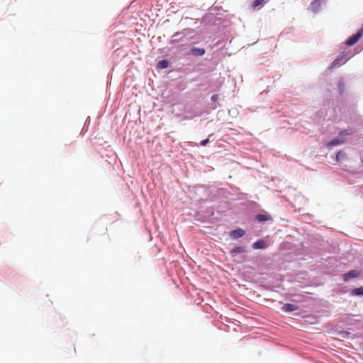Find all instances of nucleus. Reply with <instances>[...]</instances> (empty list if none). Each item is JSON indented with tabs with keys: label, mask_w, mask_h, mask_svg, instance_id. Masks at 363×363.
<instances>
[{
	"label": "nucleus",
	"mask_w": 363,
	"mask_h": 363,
	"mask_svg": "<svg viewBox=\"0 0 363 363\" xmlns=\"http://www.w3.org/2000/svg\"><path fill=\"white\" fill-rule=\"evenodd\" d=\"M360 274H361V271L354 269V270H350V272L342 274V278H343L344 281L347 282L350 279L359 277L360 276Z\"/></svg>",
	"instance_id": "f03ea898"
},
{
	"label": "nucleus",
	"mask_w": 363,
	"mask_h": 363,
	"mask_svg": "<svg viewBox=\"0 0 363 363\" xmlns=\"http://www.w3.org/2000/svg\"><path fill=\"white\" fill-rule=\"evenodd\" d=\"M245 252H246V249L245 247L239 246V247H236L232 249L230 251V254L233 256H235L236 254Z\"/></svg>",
	"instance_id": "9d476101"
},
{
	"label": "nucleus",
	"mask_w": 363,
	"mask_h": 363,
	"mask_svg": "<svg viewBox=\"0 0 363 363\" xmlns=\"http://www.w3.org/2000/svg\"><path fill=\"white\" fill-rule=\"evenodd\" d=\"M350 294L352 296H363V286L352 289Z\"/></svg>",
	"instance_id": "9b49d317"
},
{
	"label": "nucleus",
	"mask_w": 363,
	"mask_h": 363,
	"mask_svg": "<svg viewBox=\"0 0 363 363\" xmlns=\"http://www.w3.org/2000/svg\"><path fill=\"white\" fill-rule=\"evenodd\" d=\"M256 219L259 222H264L272 220V217L269 214H258Z\"/></svg>",
	"instance_id": "6e6552de"
},
{
	"label": "nucleus",
	"mask_w": 363,
	"mask_h": 363,
	"mask_svg": "<svg viewBox=\"0 0 363 363\" xmlns=\"http://www.w3.org/2000/svg\"><path fill=\"white\" fill-rule=\"evenodd\" d=\"M347 60H344V55H339L330 65V68H333L340 64H344Z\"/></svg>",
	"instance_id": "7ed1b4c3"
},
{
	"label": "nucleus",
	"mask_w": 363,
	"mask_h": 363,
	"mask_svg": "<svg viewBox=\"0 0 363 363\" xmlns=\"http://www.w3.org/2000/svg\"><path fill=\"white\" fill-rule=\"evenodd\" d=\"M267 1L266 0H255L252 4L251 6L253 9H255L259 6H262L264 4H266Z\"/></svg>",
	"instance_id": "f8f14e48"
},
{
	"label": "nucleus",
	"mask_w": 363,
	"mask_h": 363,
	"mask_svg": "<svg viewBox=\"0 0 363 363\" xmlns=\"http://www.w3.org/2000/svg\"><path fill=\"white\" fill-rule=\"evenodd\" d=\"M344 142H345V140L343 139L335 138V139L330 140V142H328V143L327 144V146L333 147V146H335L337 145H340V144L343 143Z\"/></svg>",
	"instance_id": "1a4fd4ad"
},
{
	"label": "nucleus",
	"mask_w": 363,
	"mask_h": 363,
	"mask_svg": "<svg viewBox=\"0 0 363 363\" xmlns=\"http://www.w3.org/2000/svg\"><path fill=\"white\" fill-rule=\"evenodd\" d=\"M208 141H209V139H208V138H207V139H206V140H202V141L201 142V146H205V145L208 143Z\"/></svg>",
	"instance_id": "a211bd4d"
},
{
	"label": "nucleus",
	"mask_w": 363,
	"mask_h": 363,
	"mask_svg": "<svg viewBox=\"0 0 363 363\" xmlns=\"http://www.w3.org/2000/svg\"><path fill=\"white\" fill-rule=\"evenodd\" d=\"M363 35V26L360 28V30L354 35L349 38L346 41V45L348 46H352L354 45L359 38Z\"/></svg>",
	"instance_id": "f257e3e1"
},
{
	"label": "nucleus",
	"mask_w": 363,
	"mask_h": 363,
	"mask_svg": "<svg viewBox=\"0 0 363 363\" xmlns=\"http://www.w3.org/2000/svg\"><path fill=\"white\" fill-rule=\"evenodd\" d=\"M218 98H219V96L218 94H214L211 96V99L212 101L216 102L218 101Z\"/></svg>",
	"instance_id": "f3484780"
},
{
	"label": "nucleus",
	"mask_w": 363,
	"mask_h": 363,
	"mask_svg": "<svg viewBox=\"0 0 363 363\" xmlns=\"http://www.w3.org/2000/svg\"><path fill=\"white\" fill-rule=\"evenodd\" d=\"M245 231L240 228L233 230L230 233V236L233 238H239L244 235Z\"/></svg>",
	"instance_id": "39448f33"
},
{
	"label": "nucleus",
	"mask_w": 363,
	"mask_h": 363,
	"mask_svg": "<svg viewBox=\"0 0 363 363\" xmlns=\"http://www.w3.org/2000/svg\"><path fill=\"white\" fill-rule=\"evenodd\" d=\"M346 157V154L342 151H339L336 155V160L340 161Z\"/></svg>",
	"instance_id": "4468645a"
},
{
	"label": "nucleus",
	"mask_w": 363,
	"mask_h": 363,
	"mask_svg": "<svg viewBox=\"0 0 363 363\" xmlns=\"http://www.w3.org/2000/svg\"><path fill=\"white\" fill-rule=\"evenodd\" d=\"M266 247H267L266 242L262 240H257V242H254L252 245V247L256 250L264 249Z\"/></svg>",
	"instance_id": "0eeeda50"
},
{
	"label": "nucleus",
	"mask_w": 363,
	"mask_h": 363,
	"mask_svg": "<svg viewBox=\"0 0 363 363\" xmlns=\"http://www.w3.org/2000/svg\"><path fill=\"white\" fill-rule=\"evenodd\" d=\"M337 86H338V89H339L340 93L342 94L345 90V85H344L343 82H342V81L339 82Z\"/></svg>",
	"instance_id": "dca6fc26"
},
{
	"label": "nucleus",
	"mask_w": 363,
	"mask_h": 363,
	"mask_svg": "<svg viewBox=\"0 0 363 363\" xmlns=\"http://www.w3.org/2000/svg\"><path fill=\"white\" fill-rule=\"evenodd\" d=\"M206 50L203 48H193L191 50V53L195 56H202L205 54Z\"/></svg>",
	"instance_id": "423d86ee"
},
{
	"label": "nucleus",
	"mask_w": 363,
	"mask_h": 363,
	"mask_svg": "<svg viewBox=\"0 0 363 363\" xmlns=\"http://www.w3.org/2000/svg\"><path fill=\"white\" fill-rule=\"evenodd\" d=\"M284 312H292L298 309V306L291 303H285L281 308Z\"/></svg>",
	"instance_id": "20e7f679"
},
{
	"label": "nucleus",
	"mask_w": 363,
	"mask_h": 363,
	"mask_svg": "<svg viewBox=\"0 0 363 363\" xmlns=\"http://www.w3.org/2000/svg\"><path fill=\"white\" fill-rule=\"evenodd\" d=\"M354 132V131L352 129H345L340 132V135H348L352 134Z\"/></svg>",
	"instance_id": "2eb2a0df"
},
{
	"label": "nucleus",
	"mask_w": 363,
	"mask_h": 363,
	"mask_svg": "<svg viewBox=\"0 0 363 363\" xmlns=\"http://www.w3.org/2000/svg\"><path fill=\"white\" fill-rule=\"evenodd\" d=\"M169 62L166 60H162L158 62L157 67L160 69H165L168 67Z\"/></svg>",
	"instance_id": "ddd939ff"
}]
</instances>
